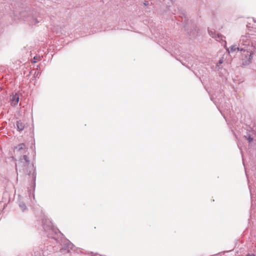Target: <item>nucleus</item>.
Wrapping results in <instances>:
<instances>
[{
  "label": "nucleus",
  "instance_id": "obj_1",
  "mask_svg": "<svg viewBox=\"0 0 256 256\" xmlns=\"http://www.w3.org/2000/svg\"><path fill=\"white\" fill-rule=\"evenodd\" d=\"M28 148L24 143H22L14 148V151L18 155H22L20 158V162L24 166H28L30 164V158L26 154Z\"/></svg>",
  "mask_w": 256,
  "mask_h": 256
},
{
  "label": "nucleus",
  "instance_id": "obj_3",
  "mask_svg": "<svg viewBox=\"0 0 256 256\" xmlns=\"http://www.w3.org/2000/svg\"><path fill=\"white\" fill-rule=\"evenodd\" d=\"M20 100V96L18 94H13L10 96V100L12 106H15L17 105Z\"/></svg>",
  "mask_w": 256,
  "mask_h": 256
},
{
  "label": "nucleus",
  "instance_id": "obj_5",
  "mask_svg": "<svg viewBox=\"0 0 256 256\" xmlns=\"http://www.w3.org/2000/svg\"><path fill=\"white\" fill-rule=\"evenodd\" d=\"M230 51L232 52L236 51V50H238V48H237L236 46H230Z\"/></svg>",
  "mask_w": 256,
  "mask_h": 256
},
{
  "label": "nucleus",
  "instance_id": "obj_8",
  "mask_svg": "<svg viewBox=\"0 0 256 256\" xmlns=\"http://www.w3.org/2000/svg\"><path fill=\"white\" fill-rule=\"evenodd\" d=\"M246 256H256L254 254H248L246 255Z\"/></svg>",
  "mask_w": 256,
  "mask_h": 256
},
{
  "label": "nucleus",
  "instance_id": "obj_7",
  "mask_svg": "<svg viewBox=\"0 0 256 256\" xmlns=\"http://www.w3.org/2000/svg\"><path fill=\"white\" fill-rule=\"evenodd\" d=\"M34 256H40V254H38V252H34Z\"/></svg>",
  "mask_w": 256,
  "mask_h": 256
},
{
  "label": "nucleus",
  "instance_id": "obj_9",
  "mask_svg": "<svg viewBox=\"0 0 256 256\" xmlns=\"http://www.w3.org/2000/svg\"><path fill=\"white\" fill-rule=\"evenodd\" d=\"M248 140H249V142H250L252 140V138H250Z\"/></svg>",
  "mask_w": 256,
  "mask_h": 256
},
{
  "label": "nucleus",
  "instance_id": "obj_2",
  "mask_svg": "<svg viewBox=\"0 0 256 256\" xmlns=\"http://www.w3.org/2000/svg\"><path fill=\"white\" fill-rule=\"evenodd\" d=\"M252 53L251 52L246 50L243 51L242 56H244V58H242V59L244 60L246 64H248L250 62L252 59Z\"/></svg>",
  "mask_w": 256,
  "mask_h": 256
},
{
  "label": "nucleus",
  "instance_id": "obj_6",
  "mask_svg": "<svg viewBox=\"0 0 256 256\" xmlns=\"http://www.w3.org/2000/svg\"><path fill=\"white\" fill-rule=\"evenodd\" d=\"M252 22H256V20L253 18H248V23L251 24Z\"/></svg>",
  "mask_w": 256,
  "mask_h": 256
},
{
  "label": "nucleus",
  "instance_id": "obj_4",
  "mask_svg": "<svg viewBox=\"0 0 256 256\" xmlns=\"http://www.w3.org/2000/svg\"><path fill=\"white\" fill-rule=\"evenodd\" d=\"M17 128L19 131L22 130L24 128V124L21 120L17 122L16 123Z\"/></svg>",
  "mask_w": 256,
  "mask_h": 256
}]
</instances>
